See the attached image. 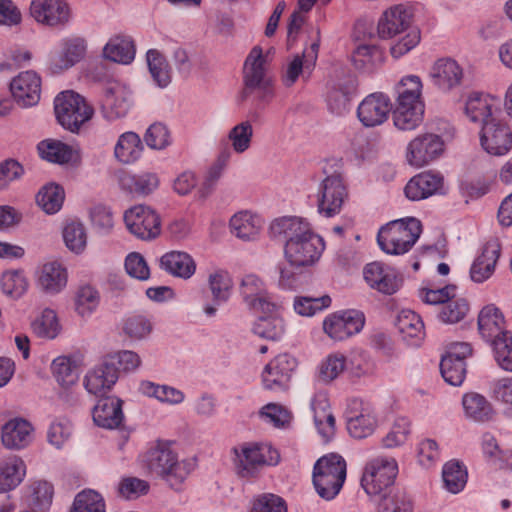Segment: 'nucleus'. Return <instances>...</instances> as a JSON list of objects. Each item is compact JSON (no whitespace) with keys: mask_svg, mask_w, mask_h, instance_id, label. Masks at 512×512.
<instances>
[{"mask_svg":"<svg viewBox=\"0 0 512 512\" xmlns=\"http://www.w3.org/2000/svg\"><path fill=\"white\" fill-rule=\"evenodd\" d=\"M421 232V222L416 218L394 220L380 228L377 243L387 254L403 255L415 245Z\"/></svg>","mask_w":512,"mask_h":512,"instance_id":"20e7f679","label":"nucleus"},{"mask_svg":"<svg viewBox=\"0 0 512 512\" xmlns=\"http://www.w3.org/2000/svg\"><path fill=\"white\" fill-rule=\"evenodd\" d=\"M14 100L22 107H31L40 100L41 78L33 71L20 73L10 83Z\"/></svg>","mask_w":512,"mask_h":512,"instance_id":"5701e85b","label":"nucleus"},{"mask_svg":"<svg viewBox=\"0 0 512 512\" xmlns=\"http://www.w3.org/2000/svg\"><path fill=\"white\" fill-rule=\"evenodd\" d=\"M30 15L42 25L57 27L68 23L70 9L63 0H32Z\"/></svg>","mask_w":512,"mask_h":512,"instance_id":"a211bd4d","label":"nucleus"},{"mask_svg":"<svg viewBox=\"0 0 512 512\" xmlns=\"http://www.w3.org/2000/svg\"><path fill=\"white\" fill-rule=\"evenodd\" d=\"M491 345L499 366L504 370L512 371V333L503 334L501 338L494 339Z\"/></svg>","mask_w":512,"mask_h":512,"instance_id":"338daca9","label":"nucleus"},{"mask_svg":"<svg viewBox=\"0 0 512 512\" xmlns=\"http://www.w3.org/2000/svg\"><path fill=\"white\" fill-rule=\"evenodd\" d=\"M445 144L436 134L426 133L411 140L406 148L408 160H434L443 157Z\"/></svg>","mask_w":512,"mask_h":512,"instance_id":"cd10ccee","label":"nucleus"},{"mask_svg":"<svg viewBox=\"0 0 512 512\" xmlns=\"http://www.w3.org/2000/svg\"><path fill=\"white\" fill-rule=\"evenodd\" d=\"M144 146L140 136L128 131L121 134L114 147V156L118 160H138L142 157Z\"/></svg>","mask_w":512,"mask_h":512,"instance_id":"a18cd8bd","label":"nucleus"},{"mask_svg":"<svg viewBox=\"0 0 512 512\" xmlns=\"http://www.w3.org/2000/svg\"><path fill=\"white\" fill-rule=\"evenodd\" d=\"M99 301V293L94 287L81 286L76 292L75 309L80 316H89L96 310Z\"/></svg>","mask_w":512,"mask_h":512,"instance_id":"13d9d810","label":"nucleus"},{"mask_svg":"<svg viewBox=\"0 0 512 512\" xmlns=\"http://www.w3.org/2000/svg\"><path fill=\"white\" fill-rule=\"evenodd\" d=\"M267 59L260 46L249 52L243 67V98L253 96L261 104L269 103L274 97L271 80L266 75Z\"/></svg>","mask_w":512,"mask_h":512,"instance_id":"7ed1b4c3","label":"nucleus"},{"mask_svg":"<svg viewBox=\"0 0 512 512\" xmlns=\"http://www.w3.org/2000/svg\"><path fill=\"white\" fill-rule=\"evenodd\" d=\"M445 488L453 493H459L466 485L467 470L459 461L447 462L442 471Z\"/></svg>","mask_w":512,"mask_h":512,"instance_id":"09e8293b","label":"nucleus"},{"mask_svg":"<svg viewBox=\"0 0 512 512\" xmlns=\"http://www.w3.org/2000/svg\"><path fill=\"white\" fill-rule=\"evenodd\" d=\"M478 330L482 338L493 343L494 339L510 333L505 330V320L502 312L494 305L485 306L478 315Z\"/></svg>","mask_w":512,"mask_h":512,"instance_id":"2f4dec72","label":"nucleus"},{"mask_svg":"<svg viewBox=\"0 0 512 512\" xmlns=\"http://www.w3.org/2000/svg\"><path fill=\"white\" fill-rule=\"evenodd\" d=\"M395 326L408 345L418 346L425 337L421 317L411 310H402L396 319Z\"/></svg>","mask_w":512,"mask_h":512,"instance_id":"72a5a7b5","label":"nucleus"},{"mask_svg":"<svg viewBox=\"0 0 512 512\" xmlns=\"http://www.w3.org/2000/svg\"><path fill=\"white\" fill-rule=\"evenodd\" d=\"M240 294L247 306L256 312L271 314L276 308L268 298L263 282L256 275L249 274L243 277Z\"/></svg>","mask_w":512,"mask_h":512,"instance_id":"b1692460","label":"nucleus"},{"mask_svg":"<svg viewBox=\"0 0 512 512\" xmlns=\"http://www.w3.org/2000/svg\"><path fill=\"white\" fill-rule=\"evenodd\" d=\"M270 231L274 238L285 242L284 247H289L293 242L296 244L316 235L305 219L296 216L275 219L270 225Z\"/></svg>","mask_w":512,"mask_h":512,"instance_id":"4468645a","label":"nucleus"},{"mask_svg":"<svg viewBox=\"0 0 512 512\" xmlns=\"http://www.w3.org/2000/svg\"><path fill=\"white\" fill-rule=\"evenodd\" d=\"M379 497L377 512H413L414 510L411 496L403 489H390Z\"/></svg>","mask_w":512,"mask_h":512,"instance_id":"c03bdc74","label":"nucleus"},{"mask_svg":"<svg viewBox=\"0 0 512 512\" xmlns=\"http://www.w3.org/2000/svg\"><path fill=\"white\" fill-rule=\"evenodd\" d=\"M53 495V485L47 481L38 480L29 487L30 505L40 512H46L49 509Z\"/></svg>","mask_w":512,"mask_h":512,"instance_id":"603ef678","label":"nucleus"},{"mask_svg":"<svg viewBox=\"0 0 512 512\" xmlns=\"http://www.w3.org/2000/svg\"><path fill=\"white\" fill-rule=\"evenodd\" d=\"M390 98L381 92L366 96L357 108L359 121L365 127H375L383 124L391 111Z\"/></svg>","mask_w":512,"mask_h":512,"instance_id":"f3484780","label":"nucleus"},{"mask_svg":"<svg viewBox=\"0 0 512 512\" xmlns=\"http://www.w3.org/2000/svg\"><path fill=\"white\" fill-rule=\"evenodd\" d=\"M132 105V92L121 82H110L102 101V113L108 120H116L127 115Z\"/></svg>","mask_w":512,"mask_h":512,"instance_id":"dca6fc26","label":"nucleus"},{"mask_svg":"<svg viewBox=\"0 0 512 512\" xmlns=\"http://www.w3.org/2000/svg\"><path fill=\"white\" fill-rule=\"evenodd\" d=\"M146 145L154 150H163L171 144V134L166 125L156 122L151 124L145 134Z\"/></svg>","mask_w":512,"mask_h":512,"instance_id":"0e129e2a","label":"nucleus"},{"mask_svg":"<svg viewBox=\"0 0 512 512\" xmlns=\"http://www.w3.org/2000/svg\"><path fill=\"white\" fill-rule=\"evenodd\" d=\"M32 425L25 419L16 417L2 426L1 440L8 449L25 448L32 439Z\"/></svg>","mask_w":512,"mask_h":512,"instance_id":"7c9ffc66","label":"nucleus"},{"mask_svg":"<svg viewBox=\"0 0 512 512\" xmlns=\"http://www.w3.org/2000/svg\"><path fill=\"white\" fill-rule=\"evenodd\" d=\"M54 110L58 123L70 132H78L89 121L94 109L80 94L68 90L59 93L54 100Z\"/></svg>","mask_w":512,"mask_h":512,"instance_id":"423d86ee","label":"nucleus"},{"mask_svg":"<svg viewBox=\"0 0 512 512\" xmlns=\"http://www.w3.org/2000/svg\"><path fill=\"white\" fill-rule=\"evenodd\" d=\"M462 405L467 418L475 422L492 419L493 409L486 398L478 393H467L463 396Z\"/></svg>","mask_w":512,"mask_h":512,"instance_id":"37998d69","label":"nucleus"},{"mask_svg":"<svg viewBox=\"0 0 512 512\" xmlns=\"http://www.w3.org/2000/svg\"><path fill=\"white\" fill-rule=\"evenodd\" d=\"M364 278L373 289L387 295L394 294L402 284V278L380 262H372L364 268Z\"/></svg>","mask_w":512,"mask_h":512,"instance_id":"bb28decb","label":"nucleus"},{"mask_svg":"<svg viewBox=\"0 0 512 512\" xmlns=\"http://www.w3.org/2000/svg\"><path fill=\"white\" fill-rule=\"evenodd\" d=\"M443 176L436 171H424L412 177L405 186V195L412 201L426 199L440 191Z\"/></svg>","mask_w":512,"mask_h":512,"instance_id":"c85d7f7f","label":"nucleus"},{"mask_svg":"<svg viewBox=\"0 0 512 512\" xmlns=\"http://www.w3.org/2000/svg\"><path fill=\"white\" fill-rule=\"evenodd\" d=\"M429 77L434 86L447 92L461 84L464 72L454 59L441 58L432 65Z\"/></svg>","mask_w":512,"mask_h":512,"instance_id":"393cba45","label":"nucleus"},{"mask_svg":"<svg viewBox=\"0 0 512 512\" xmlns=\"http://www.w3.org/2000/svg\"><path fill=\"white\" fill-rule=\"evenodd\" d=\"M124 222L129 232L141 240L154 239L161 232L159 215L145 205H136L127 210Z\"/></svg>","mask_w":512,"mask_h":512,"instance_id":"1a4fd4ad","label":"nucleus"},{"mask_svg":"<svg viewBox=\"0 0 512 512\" xmlns=\"http://www.w3.org/2000/svg\"><path fill=\"white\" fill-rule=\"evenodd\" d=\"M250 512H287V505L280 496L266 493L254 499Z\"/></svg>","mask_w":512,"mask_h":512,"instance_id":"774afa93","label":"nucleus"},{"mask_svg":"<svg viewBox=\"0 0 512 512\" xmlns=\"http://www.w3.org/2000/svg\"><path fill=\"white\" fill-rule=\"evenodd\" d=\"M119 377V370L115 367V361L107 360L90 370L84 378V386L90 394L97 397L106 396Z\"/></svg>","mask_w":512,"mask_h":512,"instance_id":"412c9836","label":"nucleus"},{"mask_svg":"<svg viewBox=\"0 0 512 512\" xmlns=\"http://www.w3.org/2000/svg\"><path fill=\"white\" fill-rule=\"evenodd\" d=\"M465 111L471 121L483 126L493 118L502 116L501 101L489 94L472 93L466 102Z\"/></svg>","mask_w":512,"mask_h":512,"instance_id":"4be33fe9","label":"nucleus"},{"mask_svg":"<svg viewBox=\"0 0 512 512\" xmlns=\"http://www.w3.org/2000/svg\"><path fill=\"white\" fill-rule=\"evenodd\" d=\"M151 472L162 476L171 487L177 489L190 473V464L179 462L176 453L167 443H158L147 458Z\"/></svg>","mask_w":512,"mask_h":512,"instance_id":"6e6552de","label":"nucleus"},{"mask_svg":"<svg viewBox=\"0 0 512 512\" xmlns=\"http://www.w3.org/2000/svg\"><path fill=\"white\" fill-rule=\"evenodd\" d=\"M26 467L22 459L11 457L0 464V493L17 487L23 480Z\"/></svg>","mask_w":512,"mask_h":512,"instance_id":"a19ab883","label":"nucleus"},{"mask_svg":"<svg viewBox=\"0 0 512 512\" xmlns=\"http://www.w3.org/2000/svg\"><path fill=\"white\" fill-rule=\"evenodd\" d=\"M500 255V248L496 243H487L473 262L470 269V276L474 282L482 283L494 272L496 262Z\"/></svg>","mask_w":512,"mask_h":512,"instance_id":"4c0bfd02","label":"nucleus"},{"mask_svg":"<svg viewBox=\"0 0 512 512\" xmlns=\"http://www.w3.org/2000/svg\"><path fill=\"white\" fill-rule=\"evenodd\" d=\"M231 455L236 474L246 479L255 478L264 467L280 462L278 450L267 443H240L231 449Z\"/></svg>","mask_w":512,"mask_h":512,"instance_id":"f03ea898","label":"nucleus"},{"mask_svg":"<svg viewBox=\"0 0 512 512\" xmlns=\"http://www.w3.org/2000/svg\"><path fill=\"white\" fill-rule=\"evenodd\" d=\"M395 90L397 97L393 123L399 130H414L421 124L424 115L421 79L416 75L405 76L398 82Z\"/></svg>","mask_w":512,"mask_h":512,"instance_id":"f257e3e1","label":"nucleus"},{"mask_svg":"<svg viewBox=\"0 0 512 512\" xmlns=\"http://www.w3.org/2000/svg\"><path fill=\"white\" fill-rule=\"evenodd\" d=\"M376 418L367 408L359 412L348 410L346 412V424L349 434L355 439H363L370 436L376 427Z\"/></svg>","mask_w":512,"mask_h":512,"instance_id":"ea45409f","label":"nucleus"},{"mask_svg":"<svg viewBox=\"0 0 512 512\" xmlns=\"http://www.w3.org/2000/svg\"><path fill=\"white\" fill-rule=\"evenodd\" d=\"M67 277V271L60 263L49 262L42 266L37 284L43 292L54 295L66 287Z\"/></svg>","mask_w":512,"mask_h":512,"instance_id":"c9c22d12","label":"nucleus"},{"mask_svg":"<svg viewBox=\"0 0 512 512\" xmlns=\"http://www.w3.org/2000/svg\"><path fill=\"white\" fill-rule=\"evenodd\" d=\"M160 267L167 273L189 279L196 270V264L193 258L185 252L171 251L160 258Z\"/></svg>","mask_w":512,"mask_h":512,"instance_id":"58836bf2","label":"nucleus"},{"mask_svg":"<svg viewBox=\"0 0 512 512\" xmlns=\"http://www.w3.org/2000/svg\"><path fill=\"white\" fill-rule=\"evenodd\" d=\"M133 39L124 34L112 36L103 48V56L116 63L130 64L135 58Z\"/></svg>","mask_w":512,"mask_h":512,"instance_id":"e433bc0d","label":"nucleus"},{"mask_svg":"<svg viewBox=\"0 0 512 512\" xmlns=\"http://www.w3.org/2000/svg\"><path fill=\"white\" fill-rule=\"evenodd\" d=\"M346 479V462L338 454L319 458L313 468V484L318 495L325 500L334 499Z\"/></svg>","mask_w":512,"mask_h":512,"instance_id":"39448f33","label":"nucleus"},{"mask_svg":"<svg viewBox=\"0 0 512 512\" xmlns=\"http://www.w3.org/2000/svg\"><path fill=\"white\" fill-rule=\"evenodd\" d=\"M398 464L393 457L378 456L368 461L361 477V486L370 497L381 496L393 487Z\"/></svg>","mask_w":512,"mask_h":512,"instance_id":"0eeeda50","label":"nucleus"},{"mask_svg":"<svg viewBox=\"0 0 512 512\" xmlns=\"http://www.w3.org/2000/svg\"><path fill=\"white\" fill-rule=\"evenodd\" d=\"M147 63L149 71L156 84L164 88L171 82L169 65L165 57L156 49L147 52Z\"/></svg>","mask_w":512,"mask_h":512,"instance_id":"3c124183","label":"nucleus"},{"mask_svg":"<svg viewBox=\"0 0 512 512\" xmlns=\"http://www.w3.org/2000/svg\"><path fill=\"white\" fill-rule=\"evenodd\" d=\"M2 292L12 298H20L28 288V281L22 271H7L0 280Z\"/></svg>","mask_w":512,"mask_h":512,"instance_id":"4d7b16f0","label":"nucleus"},{"mask_svg":"<svg viewBox=\"0 0 512 512\" xmlns=\"http://www.w3.org/2000/svg\"><path fill=\"white\" fill-rule=\"evenodd\" d=\"M412 12L405 5H394L383 12L378 20L377 33L381 39H391L410 29Z\"/></svg>","mask_w":512,"mask_h":512,"instance_id":"6ab92c4d","label":"nucleus"},{"mask_svg":"<svg viewBox=\"0 0 512 512\" xmlns=\"http://www.w3.org/2000/svg\"><path fill=\"white\" fill-rule=\"evenodd\" d=\"M37 151L42 160H78L84 156L77 144L51 138L40 141Z\"/></svg>","mask_w":512,"mask_h":512,"instance_id":"473e14b6","label":"nucleus"},{"mask_svg":"<svg viewBox=\"0 0 512 512\" xmlns=\"http://www.w3.org/2000/svg\"><path fill=\"white\" fill-rule=\"evenodd\" d=\"M123 401L116 396H103L93 407L94 423L105 429L119 428L124 420Z\"/></svg>","mask_w":512,"mask_h":512,"instance_id":"a878e982","label":"nucleus"},{"mask_svg":"<svg viewBox=\"0 0 512 512\" xmlns=\"http://www.w3.org/2000/svg\"><path fill=\"white\" fill-rule=\"evenodd\" d=\"M70 512H106L104 498L97 491L83 490L76 495Z\"/></svg>","mask_w":512,"mask_h":512,"instance_id":"6e6d98bb","label":"nucleus"},{"mask_svg":"<svg viewBox=\"0 0 512 512\" xmlns=\"http://www.w3.org/2000/svg\"><path fill=\"white\" fill-rule=\"evenodd\" d=\"M440 371L445 382L452 386H460L466 376V363L452 356H443Z\"/></svg>","mask_w":512,"mask_h":512,"instance_id":"5fc2aeb1","label":"nucleus"},{"mask_svg":"<svg viewBox=\"0 0 512 512\" xmlns=\"http://www.w3.org/2000/svg\"><path fill=\"white\" fill-rule=\"evenodd\" d=\"M64 199L63 187L55 182L44 185L36 196L38 206L47 214L57 213L61 209Z\"/></svg>","mask_w":512,"mask_h":512,"instance_id":"49530a36","label":"nucleus"},{"mask_svg":"<svg viewBox=\"0 0 512 512\" xmlns=\"http://www.w3.org/2000/svg\"><path fill=\"white\" fill-rule=\"evenodd\" d=\"M297 361L289 354H280L269 362L262 373L263 386L267 390L283 391L288 387Z\"/></svg>","mask_w":512,"mask_h":512,"instance_id":"2eb2a0df","label":"nucleus"},{"mask_svg":"<svg viewBox=\"0 0 512 512\" xmlns=\"http://www.w3.org/2000/svg\"><path fill=\"white\" fill-rule=\"evenodd\" d=\"M208 284L214 305H205L204 313L209 317H213L217 312L216 306L227 302L230 298L233 283L227 272L219 270L209 275Z\"/></svg>","mask_w":512,"mask_h":512,"instance_id":"f704fd0d","label":"nucleus"},{"mask_svg":"<svg viewBox=\"0 0 512 512\" xmlns=\"http://www.w3.org/2000/svg\"><path fill=\"white\" fill-rule=\"evenodd\" d=\"M301 269L302 268H296V265H293L288 261L285 264H279V286L288 290H294L300 287L303 280L307 277Z\"/></svg>","mask_w":512,"mask_h":512,"instance_id":"69168bd1","label":"nucleus"},{"mask_svg":"<svg viewBox=\"0 0 512 512\" xmlns=\"http://www.w3.org/2000/svg\"><path fill=\"white\" fill-rule=\"evenodd\" d=\"M347 197L346 187L343 184L340 173L327 175L322 181L320 196L318 199V211L326 217L338 214Z\"/></svg>","mask_w":512,"mask_h":512,"instance_id":"ddd939ff","label":"nucleus"},{"mask_svg":"<svg viewBox=\"0 0 512 512\" xmlns=\"http://www.w3.org/2000/svg\"><path fill=\"white\" fill-rule=\"evenodd\" d=\"M331 305L328 295L320 297L298 296L294 300V310L301 316H313Z\"/></svg>","mask_w":512,"mask_h":512,"instance_id":"052dcab7","label":"nucleus"},{"mask_svg":"<svg viewBox=\"0 0 512 512\" xmlns=\"http://www.w3.org/2000/svg\"><path fill=\"white\" fill-rule=\"evenodd\" d=\"M139 389L144 395L155 397L160 402L171 405L180 404L185 399V395L181 390L168 385H158L150 381H142Z\"/></svg>","mask_w":512,"mask_h":512,"instance_id":"de8ad7c7","label":"nucleus"},{"mask_svg":"<svg viewBox=\"0 0 512 512\" xmlns=\"http://www.w3.org/2000/svg\"><path fill=\"white\" fill-rule=\"evenodd\" d=\"M33 332L40 338L54 339L60 330L56 313L45 309L41 316L32 323Z\"/></svg>","mask_w":512,"mask_h":512,"instance_id":"bf43d9fd","label":"nucleus"},{"mask_svg":"<svg viewBox=\"0 0 512 512\" xmlns=\"http://www.w3.org/2000/svg\"><path fill=\"white\" fill-rule=\"evenodd\" d=\"M114 177L121 189L141 196L153 193L159 186V178L152 172L132 175L124 169H119L115 171Z\"/></svg>","mask_w":512,"mask_h":512,"instance_id":"c756f323","label":"nucleus"},{"mask_svg":"<svg viewBox=\"0 0 512 512\" xmlns=\"http://www.w3.org/2000/svg\"><path fill=\"white\" fill-rule=\"evenodd\" d=\"M261 227L260 218L247 211L239 212L230 219L231 232L242 240H254Z\"/></svg>","mask_w":512,"mask_h":512,"instance_id":"79ce46f5","label":"nucleus"},{"mask_svg":"<svg viewBox=\"0 0 512 512\" xmlns=\"http://www.w3.org/2000/svg\"><path fill=\"white\" fill-rule=\"evenodd\" d=\"M469 311V304L463 298L453 299L450 298L442 306L438 317L444 323H457L466 316Z\"/></svg>","mask_w":512,"mask_h":512,"instance_id":"e2e57ef3","label":"nucleus"},{"mask_svg":"<svg viewBox=\"0 0 512 512\" xmlns=\"http://www.w3.org/2000/svg\"><path fill=\"white\" fill-rule=\"evenodd\" d=\"M63 238L66 246L76 253L82 252L87 243L85 228L78 221H71L65 225Z\"/></svg>","mask_w":512,"mask_h":512,"instance_id":"680f3d73","label":"nucleus"},{"mask_svg":"<svg viewBox=\"0 0 512 512\" xmlns=\"http://www.w3.org/2000/svg\"><path fill=\"white\" fill-rule=\"evenodd\" d=\"M325 244L319 235L312 236L302 242L289 247H284L285 259L296 265V268H304L314 265L324 251Z\"/></svg>","mask_w":512,"mask_h":512,"instance_id":"aec40b11","label":"nucleus"},{"mask_svg":"<svg viewBox=\"0 0 512 512\" xmlns=\"http://www.w3.org/2000/svg\"><path fill=\"white\" fill-rule=\"evenodd\" d=\"M480 142L489 155L504 156L512 147V132L502 117L493 118L482 126Z\"/></svg>","mask_w":512,"mask_h":512,"instance_id":"9b49d317","label":"nucleus"},{"mask_svg":"<svg viewBox=\"0 0 512 512\" xmlns=\"http://www.w3.org/2000/svg\"><path fill=\"white\" fill-rule=\"evenodd\" d=\"M346 368V357L340 353L328 355L318 366L317 377L323 383L336 379Z\"/></svg>","mask_w":512,"mask_h":512,"instance_id":"864d4df0","label":"nucleus"},{"mask_svg":"<svg viewBox=\"0 0 512 512\" xmlns=\"http://www.w3.org/2000/svg\"><path fill=\"white\" fill-rule=\"evenodd\" d=\"M365 324V316L359 310H342L328 315L323 321L324 332L333 340L342 341L359 333Z\"/></svg>","mask_w":512,"mask_h":512,"instance_id":"9d476101","label":"nucleus"},{"mask_svg":"<svg viewBox=\"0 0 512 512\" xmlns=\"http://www.w3.org/2000/svg\"><path fill=\"white\" fill-rule=\"evenodd\" d=\"M357 80L347 69H336L327 93L329 109L336 114H342L348 108L350 99L355 93Z\"/></svg>","mask_w":512,"mask_h":512,"instance_id":"f8f14e48","label":"nucleus"},{"mask_svg":"<svg viewBox=\"0 0 512 512\" xmlns=\"http://www.w3.org/2000/svg\"><path fill=\"white\" fill-rule=\"evenodd\" d=\"M252 331L261 338L276 341L281 339L284 334V321L282 318L272 315L262 316L255 321Z\"/></svg>","mask_w":512,"mask_h":512,"instance_id":"8fccbe9b","label":"nucleus"}]
</instances>
